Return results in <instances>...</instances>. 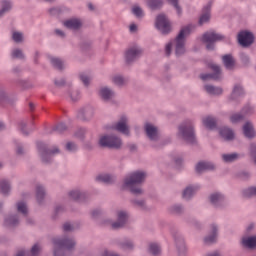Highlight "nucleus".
<instances>
[{
  "instance_id": "1",
  "label": "nucleus",
  "mask_w": 256,
  "mask_h": 256,
  "mask_svg": "<svg viewBox=\"0 0 256 256\" xmlns=\"http://www.w3.org/2000/svg\"><path fill=\"white\" fill-rule=\"evenodd\" d=\"M147 174L143 171H135L128 174L124 179V189H129L134 195H141L143 190L139 185L145 181Z\"/></svg>"
},
{
  "instance_id": "2",
  "label": "nucleus",
  "mask_w": 256,
  "mask_h": 256,
  "mask_svg": "<svg viewBox=\"0 0 256 256\" xmlns=\"http://www.w3.org/2000/svg\"><path fill=\"white\" fill-rule=\"evenodd\" d=\"M54 245V256H65L67 251H71L75 247V240L69 238H59L53 239Z\"/></svg>"
},
{
  "instance_id": "3",
  "label": "nucleus",
  "mask_w": 256,
  "mask_h": 256,
  "mask_svg": "<svg viewBox=\"0 0 256 256\" xmlns=\"http://www.w3.org/2000/svg\"><path fill=\"white\" fill-rule=\"evenodd\" d=\"M193 29H195V26L189 24L180 30V33L178 34L175 40V53L177 57L185 53V37H187V35H189L191 31H193Z\"/></svg>"
},
{
  "instance_id": "4",
  "label": "nucleus",
  "mask_w": 256,
  "mask_h": 256,
  "mask_svg": "<svg viewBox=\"0 0 256 256\" xmlns=\"http://www.w3.org/2000/svg\"><path fill=\"white\" fill-rule=\"evenodd\" d=\"M178 135L184 141H186V143H190L191 145L196 143L195 130L193 129V122L191 120H188L182 123L178 128Z\"/></svg>"
},
{
  "instance_id": "5",
  "label": "nucleus",
  "mask_w": 256,
  "mask_h": 256,
  "mask_svg": "<svg viewBox=\"0 0 256 256\" xmlns=\"http://www.w3.org/2000/svg\"><path fill=\"white\" fill-rule=\"evenodd\" d=\"M100 147H108L109 149H121L123 141L119 136L102 135L99 138Z\"/></svg>"
},
{
  "instance_id": "6",
  "label": "nucleus",
  "mask_w": 256,
  "mask_h": 256,
  "mask_svg": "<svg viewBox=\"0 0 256 256\" xmlns=\"http://www.w3.org/2000/svg\"><path fill=\"white\" fill-rule=\"evenodd\" d=\"M223 40V35L217 34L214 31L206 32L203 34L201 41L206 44L208 51L215 49V42Z\"/></svg>"
},
{
  "instance_id": "7",
  "label": "nucleus",
  "mask_w": 256,
  "mask_h": 256,
  "mask_svg": "<svg viewBox=\"0 0 256 256\" xmlns=\"http://www.w3.org/2000/svg\"><path fill=\"white\" fill-rule=\"evenodd\" d=\"M37 147L43 163H49L51 161V158L55 154L59 153V148L54 147L53 150H49L47 149V145L43 142H38Z\"/></svg>"
},
{
  "instance_id": "8",
  "label": "nucleus",
  "mask_w": 256,
  "mask_h": 256,
  "mask_svg": "<svg viewBox=\"0 0 256 256\" xmlns=\"http://www.w3.org/2000/svg\"><path fill=\"white\" fill-rule=\"evenodd\" d=\"M155 25L162 35L171 33V22L165 14H160L156 17Z\"/></svg>"
},
{
  "instance_id": "9",
  "label": "nucleus",
  "mask_w": 256,
  "mask_h": 256,
  "mask_svg": "<svg viewBox=\"0 0 256 256\" xmlns=\"http://www.w3.org/2000/svg\"><path fill=\"white\" fill-rule=\"evenodd\" d=\"M112 128L115 131H118V133H122V135H126L127 137H129L131 134V130L129 128V118H127L125 115H122L117 123L112 126Z\"/></svg>"
},
{
  "instance_id": "10",
  "label": "nucleus",
  "mask_w": 256,
  "mask_h": 256,
  "mask_svg": "<svg viewBox=\"0 0 256 256\" xmlns=\"http://www.w3.org/2000/svg\"><path fill=\"white\" fill-rule=\"evenodd\" d=\"M255 41V36L253 33L249 31H241L238 34V43L242 47H249L250 45H253V42Z\"/></svg>"
},
{
  "instance_id": "11",
  "label": "nucleus",
  "mask_w": 256,
  "mask_h": 256,
  "mask_svg": "<svg viewBox=\"0 0 256 256\" xmlns=\"http://www.w3.org/2000/svg\"><path fill=\"white\" fill-rule=\"evenodd\" d=\"M143 55V49L139 46L130 47L125 53V59L127 63H133L136 59H139Z\"/></svg>"
},
{
  "instance_id": "12",
  "label": "nucleus",
  "mask_w": 256,
  "mask_h": 256,
  "mask_svg": "<svg viewBox=\"0 0 256 256\" xmlns=\"http://www.w3.org/2000/svg\"><path fill=\"white\" fill-rule=\"evenodd\" d=\"M210 68L214 72L213 74H202L200 75V78L202 81H208V79H213L214 81H219L221 79V67H219L217 64H211Z\"/></svg>"
},
{
  "instance_id": "13",
  "label": "nucleus",
  "mask_w": 256,
  "mask_h": 256,
  "mask_svg": "<svg viewBox=\"0 0 256 256\" xmlns=\"http://www.w3.org/2000/svg\"><path fill=\"white\" fill-rule=\"evenodd\" d=\"M145 131H146L147 137L151 141H157V139H159V130L153 124H149V123L145 124Z\"/></svg>"
},
{
  "instance_id": "14",
  "label": "nucleus",
  "mask_w": 256,
  "mask_h": 256,
  "mask_svg": "<svg viewBox=\"0 0 256 256\" xmlns=\"http://www.w3.org/2000/svg\"><path fill=\"white\" fill-rule=\"evenodd\" d=\"M128 217L129 215L127 212L123 210L118 211V220L117 222L112 223V229H121V227L127 223Z\"/></svg>"
},
{
  "instance_id": "15",
  "label": "nucleus",
  "mask_w": 256,
  "mask_h": 256,
  "mask_svg": "<svg viewBox=\"0 0 256 256\" xmlns=\"http://www.w3.org/2000/svg\"><path fill=\"white\" fill-rule=\"evenodd\" d=\"M211 19V3H208L206 6H204L202 10V15L199 19V25H205V23H209V20Z\"/></svg>"
},
{
  "instance_id": "16",
  "label": "nucleus",
  "mask_w": 256,
  "mask_h": 256,
  "mask_svg": "<svg viewBox=\"0 0 256 256\" xmlns=\"http://www.w3.org/2000/svg\"><path fill=\"white\" fill-rule=\"evenodd\" d=\"M63 25L67 29H72V31H77V29H81V26L83 25V23H81V20L77 18H71L64 21Z\"/></svg>"
},
{
  "instance_id": "17",
  "label": "nucleus",
  "mask_w": 256,
  "mask_h": 256,
  "mask_svg": "<svg viewBox=\"0 0 256 256\" xmlns=\"http://www.w3.org/2000/svg\"><path fill=\"white\" fill-rule=\"evenodd\" d=\"M210 202L214 207H221L225 203V197L219 192H215L210 195Z\"/></svg>"
},
{
  "instance_id": "18",
  "label": "nucleus",
  "mask_w": 256,
  "mask_h": 256,
  "mask_svg": "<svg viewBox=\"0 0 256 256\" xmlns=\"http://www.w3.org/2000/svg\"><path fill=\"white\" fill-rule=\"evenodd\" d=\"M215 169V164L211 162H199L196 165V172L203 173V171H213Z\"/></svg>"
},
{
  "instance_id": "19",
  "label": "nucleus",
  "mask_w": 256,
  "mask_h": 256,
  "mask_svg": "<svg viewBox=\"0 0 256 256\" xmlns=\"http://www.w3.org/2000/svg\"><path fill=\"white\" fill-rule=\"evenodd\" d=\"M243 133L248 139H253V137H255V128L253 127V124L251 122H246L244 124Z\"/></svg>"
},
{
  "instance_id": "20",
  "label": "nucleus",
  "mask_w": 256,
  "mask_h": 256,
  "mask_svg": "<svg viewBox=\"0 0 256 256\" xmlns=\"http://www.w3.org/2000/svg\"><path fill=\"white\" fill-rule=\"evenodd\" d=\"M5 227H17L19 225V215H9L4 220Z\"/></svg>"
},
{
  "instance_id": "21",
  "label": "nucleus",
  "mask_w": 256,
  "mask_h": 256,
  "mask_svg": "<svg viewBox=\"0 0 256 256\" xmlns=\"http://www.w3.org/2000/svg\"><path fill=\"white\" fill-rule=\"evenodd\" d=\"M242 245L247 249H255L256 247V236H248L242 238Z\"/></svg>"
},
{
  "instance_id": "22",
  "label": "nucleus",
  "mask_w": 256,
  "mask_h": 256,
  "mask_svg": "<svg viewBox=\"0 0 256 256\" xmlns=\"http://www.w3.org/2000/svg\"><path fill=\"white\" fill-rule=\"evenodd\" d=\"M96 181H98V183H107V184H111L114 183L115 181V176L111 175V174H99L96 177Z\"/></svg>"
},
{
  "instance_id": "23",
  "label": "nucleus",
  "mask_w": 256,
  "mask_h": 256,
  "mask_svg": "<svg viewBox=\"0 0 256 256\" xmlns=\"http://www.w3.org/2000/svg\"><path fill=\"white\" fill-rule=\"evenodd\" d=\"M220 135L223 139H225V141H231L235 137L233 130L227 127L220 129Z\"/></svg>"
},
{
  "instance_id": "24",
  "label": "nucleus",
  "mask_w": 256,
  "mask_h": 256,
  "mask_svg": "<svg viewBox=\"0 0 256 256\" xmlns=\"http://www.w3.org/2000/svg\"><path fill=\"white\" fill-rule=\"evenodd\" d=\"M204 90L208 95H222L223 94V88L221 87H215L213 85H205Z\"/></svg>"
},
{
  "instance_id": "25",
  "label": "nucleus",
  "mask_w": 256,
  "mask_h": 256,
  "mask_svg": "<svg viewBox=\"0 0 256 256\" xmlns=\"http://www.w3.org/2000/svg\"><path fill=\"white\" fill-rule=\"evenodd\" d=\"M100 95L104 101H109V99H113V97H115V92L108 87H103L100 89Z\"/></svg>"
},
{
  "instance_id": "26",
  "label": "nucleus",
  "mask_w": 256,
  "mask_h": 256,
  "mask_svg": "<svg viewBox=\"0 0 256 256\" xmlns=\"http://www.w3.org/2000/svg\"><path fill=\"white\" fill-rule=\"evenodd\" d=\"M202 123L207 129H215V127H217V120L212 116L203 118Z\"/></svg>"
},
{
  "instance_id": "27",
  "label": "nucleus",
  "mask_w": 256,
  "mask_h": 256,
  "mask_svg": "<svg viewBox=\"0 0 256 256\" xmlns=\"http://www.w3.org/2000/svg\"><path fill=\"white\" fill-rule=\"evenodd\" d=\"M199 188L197 186H188L184 191H183V199L189 200L190 198L197 193V190Z\"/></svg>"
},
{
  "instance_id": "28",
  "label": "nucleus",
  "mask_w": 256,
  "mask_h": 256,
  "mask_svg": "<svg viewBox=\"0 0 256 256\" xmlns=\"http://www.w3.org/2000/svg\"><path fill=\"white\" fill-rule=\"evenodd\" d=\"M222 61L224 66L226 67V69H233V67H235V58H233V56L231 55H224L222 57Z\"/></svg>"
},
{
  "instance_id": "29",
  "label": "nucleus",
  "mask_w": 256,
  "mask_h": 256,
  "mask_svg": "<svg viewBox=\"0 0 256 256\" xmlns=\"http://www.w3.org/2000/svg\"><path fill=\"white\" fill-rule=\"evenodd\" d=\"M205 243H215L217 241V225H211V235L204 239Z\"/></svg>"
},
{
  "instance_id": "30",
  "label": "nucleus",
  "mask_w": 256,
  "mask_h": 256,
  "mask_svg": "<svg viewBox=\"0 0 256 256\" xmlns=\"http://www.w3.org/2000/svg\"><path fill=\"white\" fill-rule=\"evenodd\" d=\"M241 155L238 153H232V154H223L222 155V160L224 163H234V161H237L240 159Z\"/></svg>"
},
{
  "instance_id": "31",
  "label": "nucleus",
  "mask_w": 256,
  "mask_h": 256,
  "mask_svg": "<svg viewBox=\"0 0 256 256\" xmlns=\"http://www.w3.org/2000/svg\"><path fill=\"white\" fill-rule=\"evenodd\" d=\"M79 119H82L83 121H87L93 117V110L90 108L81 110L78 114Z\"/></svg>"
},
{
  "instance_id": "32",
  "label": "nucleus",
  "mask_w": 256,
  "mask_h": 256,
  "mask_svg": "<svg viewBox=\"0 0 256 256\" xmlns=\"http://www.w3.org/2000/svg\"><path fill=\"white\" fill-rule=\"evenodd\" d=\"M9 191H11L9 181L0 180V193H2V195H8Z\"/></svg>"
},
{
  "instance_id": "33",
  "label": "nucleus",
  "mask_w": 256,
  "mask_h": 256,
  "mask_svg": "<svg viewBox=\"0 0 256 256\" xmlns=\"http://www.w3.org/2000/svg\"><path fill=\"white\" fill-rule=\"evenodd\" d=\"M112 83L118 87H123V85L127 83V79H125L122 75L116 74L112 76Z\"/></svg>"
},
{
  "instance_id": "34",
  "label": "nucleus",
  "mask_w": 256,
  "mask_h": 256,
  "mask_svg": "<svg viewBox=\"0 0 256 256\" xmlns=\"http://www.w3.org/2000/svg\"><path fill=\"white\" fill-rule=\"evenodd\" d=\"M50 63L51 65H53V67H55V69H58L59 71H61V69L65 67V63H63L61 59L56 57H51Z\"/></svg>"
},
{
  "instance_id": "35",
  "label": "nucleus",
  "mask_w": 256,
  "mask_h": 256,
  "mask_svg": "<svg viewBox=\"0 0 256 256\" xmlns=\"http://www.w3.org/2000/svg\"><path fill=\"white\" fill-rule=\"evenodd\" d=\"M44 197H45V188H43V186H41V185H38L36 187V199H37L38 203H42Z\"/></svg>"
},
{
  "instance_id": "36",
  "label": "nucleus",
  "mask_w": 256,
  "mask_h": 256,
  "mask_svg": "<svg viewBox=\"0 0 256 256\" xmlns=\"http://www.w3.org/2000/svg\"><path fill=\"white\" fill-rule=\"evenodd\" d=\"M70 199H73V201H79L85 197V194L81 193L79 190H72L69 192Z\"/></svg>"
},
{
  "instance_id": "37",
  "label": "nucleus",
  "mask_w": 256,
  "mask_h": 256,
  "mask_svg": "<svg viewBox=\"0 0 256 256\" xmlns=\"http://www.w3.org/2000/svg\"><path fill=\"white\" fill-rule=\"evenodd\" d=\"M149 252L154 256L161 255V246L157 243H151L149 245Z\"/></svg>"
},
{
  "instance_id": "38",
  "label": "nucleus",
  "mask_w": 256,
  "mask_h": 256,
  "mask_svg": "<svg viewBox=\"0 0 256 256\" xmlns=\"http://www.w3.org/2000/svg\"><path fill=\"white\" fill-rule=\"evenodd\" d=\"M11 2L4 0L2 1V9L0 10V17H3V15H5V13H9V11H11Z\"/></svg>"
},
{
  "instance_id": "39",
  "label": "nucleus",
  "mask_w": 256,
  "mask_h": 256,
  "mask_svg": "<svg viewBox=\"0 0 256 256\" xmlns=\"http://www.w3.org/2000/svg\"><path fill=\"white\" fill-rule=\"evenodd\" d=\"M17 207V211L18 213H21L22 215H24V217H26L27 213H28V209H27V204L25 202H18L16 204Z\"/></svg>"
},
{
  "instance_id": "40",
  "label": "nucleus",
  "mask_w": 256,
  "mask_h": 256,
  "mask_svg": "<svg viewBox=\"0 0 256 256\" xmlns=\"http://www.w3.org/2000/svg\"><path fill=\"white\" fill-rule=\"evenodd\" d=\"M241 95H243V87H241V85L234 86L231 98L237 99V97H241Z\"/></svg>"
},
{
  "instance_id": "41",
  "label": "nucleus",
  "mask_w": 256,
  "mask_h": 256,
  "mask_svg": "<svg viewBox=\"0 0 256 256\" xmlns=\"http://www.w3.org/2000/svg\"><path fill=\"white\" fill-rule=\"evenodd\" d=\"M147 3L150 9H159L163 6L162 0H147Z\"/></svg>"
},
{
  "instance_id": "42",
  "label": "nucleus",
  "mask_w": 256,
  "mask_h": 256,
  "mask_svg": "<svg viewBox=\"0 0 256 256\" xmlns=\"http://www.w3.org/2000/svg\"><path fill=\"white\" fill-rule=\"evenodd\" d=\"M176 245L178 247L179 253H185V251H187V247L185 246V240H183V238H180L178 241H176Z\"/></svg>"
},
{
  "instance_id": "43",
  "label": "nucleus",
  "mask_w": 256,
  "mask_h": 256,
  "mask_svg": "<svg viewBox=\"0 0 256 256\" xmlns=\"http://www.w3.org/2000/svg\"><path fill=\"white\" fill-rule=\"evenodd\" d=\"M245 116H243L242 114L236 113V114H232L230 116V121L231 123H239L240 121H243V118Z\"/></svg>"
},
{
  "instance_id": "44",
  "label": "nucleus",
  "mask_w": 256,
  "mask_h": 256,
  "mask_svg": "<svg viewBox=\"0 0 256 256\" xmlns=\"http://www.w3.org/2000/svg\"><path fill=\"white\" fill-rule=\"evenodd\" d=\"M132 13H133V15H135V17H138V18H141L145 15L143 13V9H141V7H139V6L132 7Z\"/></svg>"
},
{
  "instance_id": "45",
  "label": "nucleus",
  "mask_w": 256,
  "mask_h": 256,
  "mask_svg": "<svg viewBox=\"0 0 256 256\" xmlns=\"http://www.w3.org/2000/svg\"><path fill=\"white\" fill-rule=\"evenodd\" d=\"M80 81L87 87L91 83V76H88L86 73L80 74Z\"/></svg>"
},
{
  "instance_id": "46",
  "label": "nucleus",
  "mask_w": 256,
  "mask_h": 256,
  "mask_svg": "<svg viewBox=\"0 0 256 256\" xmlns=\"http://www.w3.org/2000/svg\"><path fill=\"white\" fill-rule=\"evenodd\" d=\"M244 197H253V195H256V187H250L248 189H245L243 191Z\"/></svg>"
},
{
  "instance_id": "47",
  "label": "nucleus",
  "mask_w": 256,
  "mask_h": 256,
  "mask_svg": "<svg viewBox=\"0 0 256 256\" xmlns=\"http://www.w3.org/2000/svg\"><path fill=\"white\" fill-rule=\"evenodd\" d=\"M78 146L77 144H75V142H68L66 144V151H69L70 153H75V151H77Z\"/></svg>"
},
{
  "instance_id": "48",
  "label": "nucleus",
  "mask_w": 256,
  "mask_h": 256,
  "mask_svg": "<svg viewBox=\"0 0 256 256\" xmlns=\"http://www.w3.org/2000/svg\"><path fill=\"white\" fill-rule=\"evenodd\" d=\"M12 57L14 59H23L25 55L23 54V51H21V49H14L12 51Z\"/></svg>"
},
{
  "instance_id": "49",
  "label": "nucleus",
  "mask_w": 256,
  "mask_h": 256,
  "mask_svg": "<svg viewBox=\"0 0 256 256\" xmlns=\"http://www.w3.org/2000/svg\"><path fill=\"white\" fill-rule=\"evenodd\" d=\"M12 38L15 43H21V41H23V34L20 32H14L12 34Z\"/></svg>"
},
{
  "instance_id": "50",
  "label": "nucleus",
  "mask_w": 256,
  "mask_h": 256,
  "mask_svg": "<svg viewBox=\"0 0 256 256\" xmlns=\"http://www.w3.org/2000/svg\"><path fill=\"white\" fill-rule=\"evenodd\" d=\"M168 3H170V5H173V7H175L177 14L181 15V6H179V0H168Z\"/></svg>"
},
{
  "instance_id": "51",
  "label": "nucleus",
  "mask_w": 256,
  "mask_h": 256,
  "mask_svg": "<svg viewBox=\"0 0 256 256\" xmlns=\"http://www.w3.org/2000/svg\"><path fill=\"white\" fill-rule=\"evenodd\" d=\"M133 247H134V245H133V242L131 240H125L122 243V249L129 250V249H133Z\"/></svg>"
},
{
  "instance_id": "52",
  "label": "nucleus",
  "mask_w": 256,
  "mask_h": 256,
  "mask_svg": "<svg viewBox=\"0 0 256 256\" xmlns=\"http://www.w3.org/2000/svg\"><path fill=\"white\" fill-rule=\"evenodd\" d=\"M69 95L72 101H77L80 97L79 91L77 90H72L71 92H69Z\"/></svg>"
},
{
  "instance_id": "53",
  "label": "nucleus",
  "mask_w": 256,
  "mask_h": 256,
  "mask_svg": "<svg viewBox=\"0 0 256 256\" xmlns=\"http://www.w3.org/2000/svg\"><path fill=\"white\" fill-rule=\"evenodd\" d=\"M253 111H254V108H253V106H246V107H244L243 108V110H242V113L244 114V115H251V114H253Z\"/></svg>"
},
{
  "instance_id": "54",
  "label": "nucleus",
  "mask_w": 256,
  "mask_h": 256,
  "mask_svg": "<svg viewBox=\"0 0 256 256\" xmlns=\"http://www.w3.org/2000/svg\"><path fill=\"white\" fill-rule=\"evenodd\" d=\"M67 129V126L64 123L58 124L56 127H54V131H57L58 133H63Z\"/></svg>"
},
{
  "instance_id": "55",
  "label": "nucleus",
  "mask_w": 256,
  "mask_h": 256,
  "mask_svg": "<svg viewBox=\"0 0 256 256\" xmlns=\"http://www.w3.org/2000/svg\"><path fill=\"white\" fill-rule=\"evenodd\" d=\"M26 124L25 122L21 121L19 123V129L22 131L23 135H29V132L25 131Z\"/></svg>"
},
{
  "instance_id": "56",
  "label": "nucleus",
  "mask_w": 256,
  "mask_h": 256,
  "mask_svg": "<svg viewBox=\"0 0 256 256\" xmlns=\"http://www.w3.org/2000/svg\"><path fill=\"white\" fill-rule=\"evenodd\" d=\"M241 61H242V63H244V65H248L249 64V56L245 53H242Z\"/></svg>"
},
{
  "instance_id": "57",
  "label": "nucleus",
  "mask_w": 256,
  "mask_h": 256,
  "mask_svg": "<svg viewBox=\"0 0 256 256\" xmlns=\"http://www.w3.org/2000/svg\"><path fill=\"white\" fill-rule=\"evenodd\" d=\"M183 211V207L181 205H175L172 207V213H181Z\"/></svg>"
},
{
  "instance_id": "58",
  "label": "nucleus",
  "mask_w": 256,
  "mask_h": 256,
  "mask_svg": "<svg viewBox=\"0 0 256 256\" xmlns=\"http://www.w3.org/2000/svg\"><path fill=\"white\" fill-rule=\"evenodd\" d=\"M173 47V43L169 42L167 45H166V48H165V53L167 56L171 55V48Z\"/></svg>"
},
{
  "instance_id": "59",
  "label": "nucleus",
  "mask_w": 256,
  "mask_h": 256,
  "mask_svg": "<svg viewBox=\"0 0 256 256\" xmlns=\"http://www.w3.org/2000/svg\"><path fill=\"white\" fill-rule=\"evenodd\" d=\"M56 87H63L65 85V79H59L54 81Z\"/></svg>"
},
{
  "instance_id": "60",
  "label": "nucleus",
  "mask_w": 256,
  "mask_h": 256,
  "mask_svg": "<svg viewBox=\"0 0 256 256\" xmlns=\"http://www.w3.org/2000/svg\"><path fill=\"white\" fill-rule=\"evenodd\" d=\"M63 229L64 231H73V225H71L70 223H65L63 225Z\"/></svg>"
},
{
  "instance_id": "61",
  "label": "nucleus",
  "mask_w": 256,
  "mask_h": 256,
  "mask_svg": "<svg viewBox=\"0 0 256 256\" xmlns=\"http://www.w3.org/2000/svg\"><path fill=\"white\" fill-rule=\"evenodd\" d=\"M7 97V92H5V89L0 87V101H3Z\"/></svg>"
},
{
  "instance_id": "62",
  "label": "nucleus",
  "mask_w": 256,
  "mask_h": 256,
  "mask_svg": "<svg viewBox=\"0 0 256 256\" xmlns=\"http://www.w3.org/2000/svg\"><path fill=\"white\" fill-rule=\"evenodd\" d=\"M135 204H136L138 207H141L142 209H145V201H143V200H136V201H135Z\"/></svg>"
},
{
  "instance_id": "63",
  "label": "nucleus",
  "mask_w": 256,
  "mask_h": 256,
  "mask_svg": "<svg viewBox=\"0 0 256 256\" xmlns=\"http://www.w3.org/2000/svg\"><path fill=\"white\" fill-rule=\"evenodd\" d=\"M91 215L95 219L101 215V210H94L92 211Z\"/></svg>"
},
{
  "instance_id": "64",
  "label": "nucleus",
  "mask_w": 256,
  "mask_h": 256,
  "mask_svg": "<svg viewBox=\"0 0 256 256\" xmlns=\"http://www.w3.org/2000/svg\"><path fill=\"white\" fill-rule=\"evenodd\" d=\"M16 153H17V155H23L24 151H23V147H21V145L17 146Z\"/></svg>"
}]
</instances>
